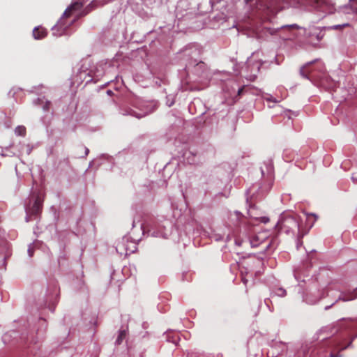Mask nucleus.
Here are the masks:
<instances>
[{
	"label": "nucleus",
	"mask_w": 357,
	"mask_h": 357,
	"mask_svg": "<svg viewBox=\"0 0 357 357\" xmlns=\"http://www.w3.org/2000/svg\"><path fill=\"white\" fill-rule=\"evenodd\" d=\"M278 291H279L278 294L280 296H283L285 293V290H284L282 289H280Z\"/></svg>",
	"instance_id": "16"
},
{
	"label": "nucleus",
	"mask_w": 357,
	"mask_h": 357,
	"mask_svg": "<svg viewBox=\"0 0 357 357\" xmlns=\"http://www.w3.org/2000/svg\"><path fill=\"white\" fill-rule=\"evenodd\" d=\"M94 4L95 3L92 2L88 7H86L84 9V10L82 11L80 15L84 16L88 14L91 11V10L95 6Z\"/></svg>",
	"instance_id": "11"
},
{
	"label": "nucleus",
	"mask_w": 357,
	"mask_h": 357,
	"mask_svg": "<svg viewBox=\"0 0 357 357\" xmlns=\"http://www.w3.org/2000/svg\"><path fill=\"white\" fill-rule=\"evenodd\" d=\"M263 219L264 220V222H266L268 220V218H263Z\"/></svg>",
	"instance_id": "23"
},
{
	"label": "nucleus",
	"mask_w": 357,
	"mask_h": 357,
	"mask_svg": "<svg viewBox=\"0 0 357 357\" xmlns=\"http://www.w3.org/2000/svg\"><path fill=\"white\" fill-rule=\"evenodd\" d=\"M330 357H342V356L339 353L335 354L332 351L330 354Z\"/></svg>",
	"instance_id": "15"
},
{
	"label": "nucleus",
	"mask_w": 357,
	"mask_h": 357,
	"mask_svg": "<svg viewBox=\"0 0 357 357\" xmlns=\"http://www.w3.org/2000/svg\"><path fill=\"white\" fill-rule=\"evenodd\" d=\"M131 114L133 115V116H135L136 117H137L139 119L142 116H139V115H135V114H132V113Z\"/></svg>",
	"instance_id": "22"
},
{
	"label": "nucleus",
	"mask_w": 357,
	"mask_h": 357,
	"mask_svg": "<svg viewBox=\"0 0 357 357\" xmlns=\"http://www.w3.org/2000/svg\"><path fill=\"white\" fill-rule=\"evenodd\" d=\"M126 336V331L125 330H122L119 332V335L116 339V344H120L122 343L123 340L125 339Z\"/></svg>",
	"instance_id": "10"
},
{
	"label": "nucleus",
	"mask_w": 357,
	"mask_h": 357,
	"mask_svg": "<svg viewBox=\"0 0 357 357\" xmlns=\"http://www.w3.org/2000/svg\"><path fill=\"white\" fill-rule=\"evenodd\" d=\"M298 228L301 237L303 236V234L300 230V225L298 219L292 215L282 216L276 225V229L282 230L286 233H289Z\"/></svg>",
	"instance_id": "1"
},
{
	"label": "nucleus",
	"mask_w": 357,
	"mask_h": 357,
	"mask_svg": "<svg viewBox=\"0 0 357 357\" xmlns=\"http://www.w3.org/2000/svg\"><path fill=\"white\" fill-rule=\"evenodd\" d=\"M51 107L50 101H45V104L43 105V108L45 111H48Z\"/></svg>",
	"instance_id": "12"
},
{
	"label": "nucleus",
	"mask_w": 357,
	"mask_h": 357,
	"mask_svg": "<svg viewBox=\"0 0 357 357\" xmlns=\"http://www.w3.org/2000/svg\"><path fill=\"white\" fill-rule=\"evenodd\" d=\"M84 4V2L83 0H78L74 3H73L67 9L65 10L63 17L60 19V20L58 22L57 24L56 25V27L59 28H63V26H65L66 24L64 22V20L69 18L72 15L80 10Z\"/></svg>",
	"instance_id": "2"
},
{
	"label": "nucleus",
	"mask_w": 357,
	"mask_h": 357,
	"mask_svg": "<svg viewBox=\"0 0 357 357\" xmlns=\"http://www.w3.org/2000/svg\"><path fill=\"white\" fill-rule=\"evenodd\" d=\"M47 34V30L42 26L35 27L33 30V36L36 40L43 39Z\"/></svg>",
	"instance_id": "7"
},
{
	"label": "nucleus",
	"mask_w": 357,
	"mask_h": 357,
	"mask_svg": "<svg viewBox=\"0 0 357 357\" xmlns=\"http://www.w3.org/2000/svg\"><path fill=\"white\" fill-rule=\"evenodd\" d=\"M43 199L38 196L31 207L27 208V214L30 216H37L42 211L43 208Z\"/></svg>",
	"instance_id": "5"
},
{
	"label": "nucleus",
	"mask_w": 357,
	"mask_h": 357,
	"mask_svg": "<svg viewBox=\"0 0 357 357\" xmlns=\"http://www.w3.org/2000/svg\"><path fill=\"white\" fill-rule=\"evenodd\" d=\"M242 282H243L244 284H247V282H248V280L245 278V277H243L242 278Z\"/></svg>",
	"instance_id": "19"
},
{
	"label": "nucleus",
	"mask_w": 357,
	"mask_h": 357,
	"mask_svg": "<svg viewBox=\"0 0 357 357\" xmlns=\"http://www.w3.org/2000/svg\"><path fill=\"white\" fill-rule=\"evenodd\" d=\"M28 252H29V256H30V257H32V256H33V250H32L31 248H29V249L28 250Z\"/></svg>",
	"instance_id": "20"
},
{
	"label": "nucleus",
	"mask_w": 357,
	"mask_h": 357,
	"mask_svg": "<svg viewBox=\"0 0 357 357\" xmlns=\"http://www.w3.org/2000/svg\"><path fill=\"white\" fill-rule=\"evenodd\" d=\"M287 27L289 29H290L291 30H294V29H297V26L296 25H291V26H288Z\"/></svg>",
	"instance_id": "18"
},
{
	"label": "nucleus",
	"mask_w": 357,
	"mask_h": 357,
	"mask_svg": "<svg viewBox=\"0 0 357 357\" xmlns=\"http://www.w3.org/2000/svg\"><path fill=\"white\" fill-rule=\"evenodd\" d=\"M357 298V289H355L352 293H350L347 295H344L342 298H340L343 301H349L354 300Z\"/></svg>",
	"instance_id": "8"
},
{
	"label": "nucleus",
	"mask_w": 357,
	"mask_h": 357,
	"mask_svg": "<svg viewBox=\"0 0 357 357\" xmlns=\"http://www.w3.org/2000/svg\"><path fill=\"white\" fill-rule=\"evenodd\" d=\"M318 70L319 72H323L324 71V66L322 64H320L319 66H318Z\"/></svg>",
	"instance_id": "17"
},
{
	"label": "nucleus",
	"mask_w": 357,
	"mask_h": 357,
	"mask_svg": "<svg viewBox=\"0 0 357 357\" xmlns=\"http://www.w3.org/2000/svg\"><path fill=\"white\" fill-rule=\"evenodd\" d=\"M245 86H242L241 88H240V89H238V96H241L243 94V91H244V89H245Z\"/></svg>",
	"instance_id": "14"
},
{
	"label": "nucleus",
	"mask_w": 357,
	"mask_h": 357,
	"mask_svg": "<svg viewBox=\"0 0 357 357\" xmlns=\"http://www.w3.org/2000/svg\"><path fill=\"white\" fill-rule=\"evenodd\" d=\"M15 132L17 135L24 137L26 133V130L24 126H18L15 129Z\"/></svg>",
	"instance_id": "9"
},
{
	"label": "nucleus",
	"mask_w": 357,
	"mask_h": 357,
	"mask_svg": "<svg viewBox=\"0 0 357 357\" xmlns=\"http://www.w3.org/2000/svg\"><path fill=\"white\" fill-rule=\"evenodd\" d=\"M267 100L268 101H273V102H277L276 100H273L272 98H268Z\"/></svg>",
	"instance_id": "21"
},
{
	"label": "nucleus",
	"mask_w": 357,
	"mask_h": 357,
	"mask_svg": "<svg viewBox=\"0 0 357 357\" xmlns=\"http://www.w3.org/2000/svg\"><path fill=\"white\" fill-rule=\"evenodd\" d=\"M301 3L309 5L315 9L326 12L328 8L327 0H298Z\"/></svg>",
	"instance_id": "4"
},
{
	"label": "nucleus",
	"mask_w": 357,
	"mask_h": 357,
	"mask_svg": "<svg viewBox=\"0 0 357 357\" xmlns=\"http://www.w3.org/2000/svg\"><path fill=\"white\" fill-rule=\"evenodd\" d=\"M351 342H349V344L348 345H345V346H343L340 344V342H338L337 343H335V349H337L338 347H340V350H344L345 349L349 344H351Z\"/></svg>",
	"instance_id": "13"
},
{
	"label": "nucleus",
	"mask_w": 357,
	"mask_h": 357,
	"mask_svg": "<svg viewBox=\"0 0 357 357\" xmlns=\"http://www.w3.org/2000/svg\"><path fill=\"white\" fill-rule=\"evenodd\" d=\"M311 66L312 63H309L307 66H304L301 69V74L302 75V76H303L305 78H310V77H319L315 73L316 70L312 69Z\"/></svg>",
	"instance_id": "6"
},
{
	"label": "nucleus",
	"mask_w": 357,
	"mask_h": 357,
	"mask_svg": "<svg viewBox=\"0 0 357 357\" xmlns=\"http://www.w3.org/2000/svg\"><path fill=\"white\" fill-rule=\"evenodd\" d=\"M279 8L280 6L276 0H268L266 2L261 1L257 3V9L266 11L267 15L274 14Z\"/></svg>",
	"instance_id": "3"
},
{
	"label": "nucleus",
	"mask_w": 357,
	"mask_h": 357,
	"mask_svg": "<svg viewBox=\"0 0 357 357\" xmlns=\"http://www.w3.org/2000/svg\"><path fill=\"white\" fill-rule=\"evenodd\" d=\"M349 24H344L343 26H348Z\"/></svg>",
	"instance_id": "24"
}]
</instances>
